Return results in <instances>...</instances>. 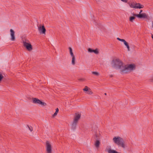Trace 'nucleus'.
Segmentation results:
<instances>
[{
	"instance_id": "obj_1",
	"label": "nucleus",
	"mask_w": 153,
	"mask_h": 153,
	"mask_svg": "<svg viewBox=\"0 0 153 153\" xmlns=\"http://www.w3.org/2000/svg\"><path fill=\"white\" fill-rule=\"evenodd\" d=\"M111 65L113 67L117 69H120V73L124 74L128 73L135 69L134 64H128L124 65L122 61L119 59L113 60Z\"/></svg>"
},
{
	"instance_id": "obj_2",
	"label": "nucleus",
	"mask_w": 153,
	"mask_h": 153,
	"mask_svg": "<svg viewBox=\"0 0 153 153\" xmlns=\"http://www.w3.org/2000/svg\"><path fill=\"white\" fill-rule=\"evenodd\" d=\"M113 142L116 144L120 146L122 148H125V145L122 138L119 136L114 137L113 139Z\"/></svg>"
},
{
	"instance_id": "obj_3",
	"label": "nucleus",
	"mask_w": 153,
	"mask_h": 153,
	"mask_svg": "<svg viewBox=\"0 0 153 153\" xmlns=\"http://www.w3.org/2000/svg\"><path fill=\"white\" fill-rule=\"evenodd\" d=\"M23 45L28 51H30L32 49V46L29 41L27 39H23Z\"/></svg>"
},
{
	"instance_id": "obj_4",
	"label": "nucleus",
	"mask_w": 153,
	"mask_h": 153,
	"mask_svg": "<svg viewBox=\"0 0 153 153\" xmlns=\"http://www.w3.org/2000/svg\"><path fill=\"white\" fill-rule=\"evenodd\" d=\"M46 150L47 153H52L51 145L48 141H47L46 142Z\"/></svg>"
},
{
	"instance_id": "obj_5",
	"label": "nucleus",
	"mask_w": 153,
	"mask_h": 153,
	"mask_svg": "<svg viewBox=\"0 0 153 153\" xmlns=\"http://www.w3.org/2000/svg\"><path fill=\"white\" fill-rule=\"evenodd\" d=\"M133 16L137 17L138 18H146L147 19L148 17V16L145 13H142L141 14H136L135 13H133L132 14Z\"/></svg>"
},
{
	"instance_id": "obj_6",
	"label": "nucleus",
	"mask_w": 153,
	"mask_h": 153,
	"mask_svg": "<svg viewBox=\"0 0 153 153\" xmlns=\"http://www.w3.org/2000/svg\"><path fill=\"white\" fill-rule=\"evenodd\" d=\"M33 102L35 104L41 105L42 106H45L46 104L44 102H42L41 100L36 98H33Z\"/></svg>"
},
{
	"instance_id": "obj_7",
	"label": "nucleus",
	"mask_w": 153,
	"mask_h": 153,
	"mask_svg": "<svg viewBox=\"0 0 153 153\" xmlns=\"http://www.w3.org/2000/svg\"><path fill=\"white\" fill-rule=\"evenodd\" d=\"M38 30L40 34H45L46 29L44 25L41 26L40 25L38 26Z\"/></svg>"
},
{
	"instance_id": "obj_8",
	"label": "nucleus",
	"mask_w": 153,
	"mask_h": 153,
	"mask_svg": "<svg viewBox=\"0 0 153 153\" xmlns=\"http://www.w3.org/2000/svg\"><path fill=\"white\" fill-rule=\"evenodd\" d=\"M10 40L13 41H14L16 40V37L15 35V32L12 29L10 30Z\"/></svg>"
},
{
	"instance_id": "obj_9",
	"label": "nucleus",
	"mask_w": 153,
	"mask_h": 153,
	"mask_svg": "<svg viewBox=\"0 0 153 153\" xmlns=\"http://www.w3.org/2000/svg\"><path fill=\"white\" fill-rule=\"evenodd\" d=\"M81 117V115L79 114H76L74 116L73 120V122L77 123Z\"/></svg>"
},
{
	"instance_id": "obj_10",
	"label": "nucleus",
	"mask_w": 153,
	"mask_h": 153,
	"mask_svg": "<svg viewBox=\"0 0 153 153\" xmlns=\"http://www.w3.org/2000/svg\"><path fill=\"white\" fill-rule=\"evenodd\" d=\"M136 3V2H134L133 1H130L128 2V4L131 8H134L135 6V4Z\"/></svg>"
},
{
	"instance_id": "obj_11",
	"label": "nucleus",
	"mask_w": 153,
	"mask_h": 153,
	"mask_svg": "<svg viewBox=\"0 0 153 153\" xmlns=\"http://www.w3.org/2000/svg\"><path fill=\"white\" fill-rule=\"evenodd\" d=\"M135 6L134 7V8L135 9H141L143 8L144 7V6L143 5L139 3H137L136 2V3L135 4Z\"/></svg>"
},
{
	"instance_id": "obj_12",
	"label": "nucleus",
	"mask_w": 153,
	"mask_h": 153,
	"mask_svg": "<svg viewBox=\"0 0 153 153\" xmlns=\"http://www.w3.org/2000/svg\"><path fill=\"white\" fill-rule=\"evenodd\" d=\"M88 52L90 53H94L95 54H97L99 53V51L97 49L95 50H93L91 48H89L88 49Z\"/></svg>"
},
{
	"instance_id": "obj_13",
	"label": "nucleus",
	"mask_w": 153,
	"mask_h": 153,
	"mask_svg": "<svg viewBox=\"0 0 153 153\" xmlns=\"http://www.w3.org/2000/svg\"><path fill=\"white\" fill-rule=\"evenodd\" d=\"M95 136L96 137V139H97V140L96 141L95 143V146L97 148H98L100 146V142L99 140H97L98 139L97 137V134H95Z\"/></svg>"
},
{
	"instance_id": "obj_14",
	"label": "nucleus",
	"mask_w": 153,
	"mask_h": 153,
	"mask_svg": "<svg viewBox=\"0 0 153 153\" xmlns=\"http://www.w3.org/2000/svg\"><path fill=\"white\" fill-rule=\"evenodd\" d=\"M71 64L72 65H74L76 63V58L75 56L71 57Z\"/></svg>"
},
{
	"instance_id": "obj_15",
	"label": "nucleus",
	"mask_w": 153,
	"mask_h": 153,
	"mask_svg": "<svg viewBox=\"0 0 153 153\" xmlns=\"http://www.w3.org/2000/svg\"><path fill=\"white\" fill-rule=\"evenodd\" d=\"M77 124V123L73 122L71 125V128L72 129L74 130L76 129Z\"/></svg>"
},
{
	"instance_id": "obj_16",
	"label": "nucleus",
	"mask_w": 153,
	"mask_h": 153,
	"mask_svg": "<svg viewBox=\"0 0 153 153\" xmlns=\"http://www.w3.org/2000/svg\"><path fill=\"white\" fill-rule=\"evenodd\" d=\"M69 53L70 54L71 57L75 56L73 52L72 48L71 47H69Z\"/></svg>"
},
{
	"instance_id": "obj_17",
	"label": "nucleus",
	"mask_w": 153,
	"mask_h": 153,
	"mask_svg": "<svg viewBox=\"0 0 153 153\" xmlns=\"http://www.w3.org/2000/svg\"><path fill=\"white\" fill-rule=\"evenodd\" d=\"M134 16H130L129 18V21L131 22H133L135 18Z\"/></svg>"
},
{
	"instance_id": "obj_18",
	"label": "nucleus",
	"mask_w": 153,
	"mask_h": 153,
	"mask_svg": "<svg viewBox=\"0 0 153 153\" xmlns=\"http://www.w3.org/2000/svg\"><path fill=\"white\" fill-rule=\"evenodd\" d=\"M124 44L127 47V48L128 51H130V50L129 46L128 44V43L126 41L124 43Z\"/></svg>"
},
{
	"instance_id": "obj_19",
	"label": "nucleus",
	"mask_w": 153,
	"mask_h": 153,
	"mask_svg": "<svg viewBox=\"0 0 153 153\" xmlns=\"http://www.w3.org/2000/svg\"><path fill=\"white\" fill-rule=\"evenodd\" d=\"M58 111H59V109H58V108H57L56 109V112H55V113H54V114L53 115V117H54L55 116H56L57 115L58 113Z\"/></svg>"
},
{
	"instance_id": "obj_20",
	"label": "nucleus",
	"mask_w": 153,
	"mask_h": 153,
	"mask_svg": "<svg viewBox=\"0 0 153 153\" xmlns=\"http://www.w3.org/2000/svg\"><path fill=\"white\" fill-rule=\"evenodd\" d=\"M27 127L31 132L33 131V128L31 126H29L27 125Z\"/></svg>"
},
{
	"instance_id": "obj_21",
	"label": "nucleus",
	"mask_w": 153,
	"mask_h": 153,
	"mask_svg": "<svg viewBox=\"0 0 153 153\" xmlns=\"http://www.w3.org/2000/svg\"><path fill=\"white\" fill-rule=\"evenodd\" d=\"M86 93L88 94H93L92 92L91 91L90 89L88 90L87 92H86Z\"/></svg>"
},
{
	"instance_id": "obj_22",
	"label": "nucleus",
	"mask_w": 153,
	"mask_h": 153,
	"mask_svg": "<svg viewBox=\"0 0 153 153\" xmlns=\"http://www.w3.org/2000/svg\"><path fill=\"white\" fill-rule=\"evenodd\" d=\"M92 74H93L96 76H98L99 75V73L98 72H95V71H93V72H92Z\"/></svg>"
},
{
	"instance_id": "obj_23",
	"label": "nucleus",
	"mask_w": 153,
	"mask_h": 153,
	"mask_svg": "<svg viewBox=\"0 0 153 153\" xmlns=\"http://www.w3.org/2000/svg\"><path fill=\"white\" fill-rule=\"evenodd\" d=\"M83 90L84 91H85L87 92L88 90V87L87 86H85V88L83 89Z\"/></svg>"
},
{
	"instance_id": "obj_24",
	"label": "nucleus",
	"mask_w": 153,
	"mask_h": 153,
	"mask_svg": "<svg viewBox=\"0 0 153 153\" xmlns=\"http://www.w3.org/2000/svg\"><path fill=\"white\" fill-rule=\"evenodd\" d=\"M120 41L123 42V43H124L125 42H126L125 40L123 39H121Z\"/></svg>"
},
{
	"instance_id": "obj_25",
	"label": "nucleus",
	"mask_w": 153,
	"mask_h": 153,
	"mask_svg": "<svg viewBox=\"0 0 153 153\" xmlns=\"http://www.w3.org/2000/svg\"><path fill=\"white\" fill-rule=\"evenodd\" d=\"M122 1L125 2V3H128V0H121Z\"/></svg>"
},
{
	"instance_id": "obj_26",
	"label": "nucleus",
	"mask_w": 153,
	"mask_h": 153,
	"mask_svg": "<svg viewBox=\"0 0 153 153\" xmlns=\"http://www.w3.org/2000/svg\"><path fill=\"white\" fill-rule=\"evenodd\" d=\"M117 39L118 40H119V41H120V40H121V39H120V38H117Z\"/></svg>"
},
{
	"instance_id": "obj_27",
	"label": "nucleus",
	"mask_w": 153,
	"mask_h": 153,
	"mask_svg": "<svg viewBox=\"0 0 153 153\" xmlns=\"http://www.w3.org/2000/svg\"><path fill=\"white\" fill-rule=\"evenodd\" d=\"M117 39L118 40H119V41H120V40H121V39H120V38H117Z\"/></svg>"
},
{
	"instance_id": "obj_28",
	"label": "nucleus",
	"mask_w": 153,
	"mask_h": 153,
	"mask_svg": "<svg viewBox=\"0 0 153 153\" xmlns=\"http://www.w3.org/2000/svg\"><path fill=\"white\" fill-rule=\"evenodd\" d=\"M151 80L152 82H153V76L151 78Z\"/></svg>"
},
{
	"instance_id": "obj_29",
	"label": "nucleus",
	"mask_w": 153,
	"mask_h": 153,
	"mask_svg": "<svg viewBox=\"0 0 153 153\" xmlns=\"http://www.w3.org/2000/svg\"><path fill=\"white\" fill-rule=\"evenodd\" d=\"M143 12V10H141L139 13V14H141V13Z\"/></svg>"
},
{
	"instance_id": "obj_30",
	"label": "nucleus",
	"mask_w": 153,
	"mask_h": 153,
	"mask_svg": "<svg viewBox=\"0 0 153 153\" xmlns=\"http://www.w3.org/2000/svg\"><path fill=\"white\" fill-rule=\"evenodd\" d=\"M104 94H105V95H106V93H105Z\"/></svg>"
},
{
	"instance_id": "obj_31",
	"label": "nucleus",
	"mask_w": 153,
	"mask_h": 153,
	"mask_svg": "<svg viewBox=\"0 0 153 153\" xmlns=\"http://www.w3.org/2000/svg\"><path fill=\"white\" fill-rule=\"evenodd\" d=\"M152 27H153V24L152 25Z\"/></svg>"
}]
</instances>
